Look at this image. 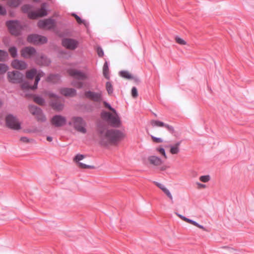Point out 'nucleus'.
Here are the masks:
<instances>
[{
    "instance_id": "nucleus-1",
    "label": "nucleus",
    "mask_w": 254,
    "mask_h": 254,
    "mask_svg": "<svg viewBox=\"0 0 254 254\" xmlns=\"http://www.w3.org/2000/svg\"><path fill=\"white\" fill-rule=\"evenodd\" d=\"M97 131L102 145L115 144L124 137V133L118 129H108L103 123L97 125Z\"/></svg>"
},
{
    "instance_id": "nucleus-2",
    "label": "nucleus",
    "mask_w": 254,
    "mask_h": 254,
    "mask_svg": "<svg viewBox=\"0 0 254 254\" xmlns=\"http://www.w3.org/2000/svg\"><path fill=\"white\" fill-rule=\"evenodd\" d=\"M115 114L113 115L108 112H102L101 114V118L106 121L111 127H118L121 125L120 119L116 112Z\"/></svg>"
},
{
    "instance_id": "nucleus-3",
    "label": "nucleus",
    "mask_w": 254,
    "mask_h": 254,
    "mask_svg": "<svg viewBox=\"0 0 254 254\" xmlns=\"http://www.w3.org/2000/svg\"><path fill=\"white\" fill-rule=\"evenodd\" d=\"M68 125L72 126L78 131L83 133L86 132L85 127L86 123L84 120L80 117H73L69 122Z\"/></svg>"
},
{
    "instance_id": "nucleus-4",
    "label": "nucleus",
    "mask_w": 254,
    "mask_h": 254,
    "mask_svg": "<svg viewBox=\"0 0 254 254\" xmlns=\"http://www.w3.org/2000/svg\"><path fill=\"white\" fill-rule=\"evenodd\" d=\"M9 32L12 35L17 36L20 34L22 26L18 20H9L6 23Z\"/></svg>"
},
{
    "instance_id": "nucleus-5",
    "label": "nucleus",
    "mask_w": 254,
    "mask_h": 254,
    "mask_svg": "<svg viewBox=\"0 0 254 254\" xmlns=\"http://www.w3.org/2000/svg\"><path fill=\"white\" fill-rule=\"evenodd\" d=\"M6 126L10 129L18 130L21 128V124L16 117L11 114L8 115L5 118Z\"/></svg>"
},
{
    "instance_id": "nucleus-6",
    "label": "nucleus",
    "mask_w": 254,
    "mask_h": 254,
    "mask_svg": "<svg viewBox=\"0 0 254 254\" xmlns=\"http://www.w3.org/2000/svg\"><path fill=\"white\" fill-rule=\"evenodd\" d=\"M67 72L70 76L78 80L87 79L88 77L87 73L74 68L68 69L67 70Z\"/></svg>"
},
{
    "instance_id": "nucleus-7",
    "label": "nucleus",
    "mask_w": 254,
    "mask_h": 254,
    "mask_svg": "<svg viewBox=\"0 0 254 254\" xmlns=\"http://www.w3.org/2000/svg\"><path fill=\"white\" fill-rule=\"evenodd\" d=\"M48 39L46 37L38 34H31L27 37V41L35 45L43 44L47 43Z\"/></svg>"
},
{
    "instance_id": "nucleus-8",
    "label": "nucleus",
    "mask_w": 254,
    "mask_h": 254,
    "mask_svg": "<svg viewBox=\"0 0 254 254\" xmlns=\"http://www.w3.org/2000/svg\"><path fill=\"white\" fill-rule=\"evenodd\" d=\"M30 112L33 115L35 116L37 120L42 122H45L46 118L43 114L42 110L39 107L36 106L30 105L29 106Z\"/></svg>"
},
{
    "instance_id": "nucleus-9",
    "label": "nucleus",
    "mask_w": 254,
    "mask_h": 254,
    "mask_svg": "<svg viewBox=\"0 0 254 254\" xmlns=\"http://www.w3.org/2000/svg\"><path fill=\"white\" fill-rule=\"evenodd\" d=\"M38 26L41 28H47L48 30L54 29L56 26V21L52 18L40 20L38 22Z\"/></svg>"
},
{
    "instance_id": "nucleus-10",
    "label": "nucleus",
    "mask_w": 254,
    "mask_h": 254,
    "mask_svg": "<svg viewBox=\"0 0 254 254\" xmlns=\"http://www.w3.org/2000/svg\"><path fill=\"white\" fill-rule=\"evenodd\" d=\"M7 77L11 83H20L22 81L23 75L19 71H13L7 73Z\"/></svg>"
},
{
    "instance_id": "nucleus-11",
    "label": "nucleus",
    "mask_w": 254,
    "mask_h": 254,
    "mask_svg": "<svg viewBox=\"0 0 254 254\" xmlns=\"http://www.w3.org/2000/svg\"><path fill=\"white\" fill-rule=\"evenodd\" d=\"M84 95L86 98L95 102L100 103L103 100L101 92L87 91L85 92Z\"/></svg>"
},
{
    "instance_id": "nucleus-12",
    "label": "nucleus",
    "mask_w": 254,
    "mask_h": 254,
    "mask_svg": "<svg viewBox=\"0 0 254 254\" xmlns=\"http://www.w3.org/2000/svg\"><path fill=\"white\" fill-rule=\"evenodd\" d=\"M62 44L65 48L73 50L78 47V41L73 39L66 38L63 39Z\"/></svg>"
},
{
    "instance_id": "nucleus-13",
    "label": "nucleus",
    "mask_w": 254,
    "mask_h": 254,
    "mask_svg": "<svg viewBox=\"0 0 254 254\" xmlns=\"http://www.w3.org/2000/svg\"><path fill=\"white\" fill-rule=\"evenodd\" d=\"M51 123L56 127H62L65 124L66 119L61 115H55L51 119Z\"/></svg>"
},
{
    "instance_id": "nucleus-14",
    "label": "nucleus",
    "mask_w": 254,
    "mask_h": 254,
    "mask_svg": "<svg viewBox=\"0 0 254 254\" xmlns=\"http://www.w3.org/2000/svg\"><path fill=\"white\" fill-rule=\"evenodd\" d=\"M37 52L35 49L32 47H26L21 51L22 57L24 58H30L36 55Z\"/></svg>"
},
{
    "instance_id": "nucleus-15",
    "label": "nucleus",
    "mask_w": 254,
    "mask_h": 254,
    "mask_svg": "<svg viewBox=\"0 0 254 254\" xmlns=\"http://www.w3.org/2000/svg\"><path fill=\"white\" fill-rule=\"evenodd\" d=\"M11 65L15 69H24L27 68V64L23 61L18 60H14L11 63Z\"/></svg>"
},
{
    "instance_id": "nucleus-16",
    "label": "nucleus",
    "mask_w": 254,
    "mask_h": 254,
    "mask_svg": "<svg viewBox=\"0 0 254 254\" xmlns=\"http://www.w3.org/2000/svg\"><path fill=\"white\" fill-rule=\"evenodd\" d=\"M60 93L65 96H74L76 94V91L74 88H63L60 89Z\"/></svg>"
},
{
    "instance_id": "nucleus-17",
    "label": "nucleus",
    "mask_w": 254,
    "mask_h": 254,
    "mask_svg": "<svg viewBox=\"0 0 254 254\" xmlns=\"http://www.w3.org/2000/svg\"><path fill=\"white\" fill-rule=\"evenodd\" d=\"M148 160L150 164L155 166H158L162 164L163 161L159 157L152 155L148 157Z\"/></svg>"
},
{
    "instance_id": "nucleus-18",
    "label": "nucleus",
    "mask_w": 254,
    "mask_h": 254,
    "mask_svg": "<svg viewBox=\"0 0 254 254\" xmlns=\"http://www.w3.org/2000/svg\"><path fill=\"white\" fill-rule=\"evenodd\" d=\"M36 62L37 64L42 65H49L51 63L50 59L44 55H41L39 58H37Z\"/></svg>"
},
{
    "instance_id": "nucleus-19",
    "label": "nucleus",
    "mask_w": 254,
    "mask_h": 254,
    "mask_svg": "<svg viewBox=\"0 0 254 254\" xmlns=\"http://www.w3.org/2000/svg\"><path fill=\"white\" fill-rule=\"evenodd\" d=\"M181 144V141H178L174 145H170L169 147L170 148V152L172 154H177L180 152L179 146Z\"/></svg>"
},
{
    "instance_id": "nucleus-20",
    "label": "nucleus",
    "mask_w": 254,
    "mask_h": 254,
    "mask_svg": "<svg viewBox=\"0 0 254 254\" xmlns=\"http://www.w3.org/2000/svg\"><path fill=\"white\" fill-rule=\"evenodd\" d=\"M61 76L59 74H51L47 77V81L52 83H57L60 80Z\"/></svg>"
},
{
    "instance_id": "nucleus-21",
    "label": "nucleus",
    "mask_w": 254,
    "mask_h": 254,
    "mask_svg": "<svg viewBox=\"0 0 254 254\" xmlns=\"http://www.w3.org/2000/svg\"><path fill=\"white\" fill-rule=\"evenodd\" d=\"M51 106L54 109L57 111H61L64 108V104L59 101V100L52 101Z\"/></svg>"
},
{
    "instance_id": "nucleus-22",
    "label": "nucleus",
    "mask_w": 254,
    "mask_h": 254,
    "mask_svg": "<svg viewBox=\"0 0 254 254\" xmlns=\"http://www.w3.org/2000/svg\"><path fill=\"white\" fill-rule=\"evenodd\" d=\"M44 75V72L41 70H39L38 71V72L37 71L35 82L32 88H33V89H37L38 83L40 81L41 77L43 76Z\"/></svg>"
},
{
    "instance_id": "nucleus-23",
    "label": "nucleus",
    "mask_w": 254,
    "mask_h": 254,
    "mask_svg": "<svg viewBox=\"0 0 254 254\" xmlns=\"http://www.w3.org/2000/svg\"><path fill=\"white\" fill-rule=\"evenodd\" d=\"M47 6V3L44 2L43 3L41 6V8L37 10V12L38 13L39 17H43L47 15V10L46 7Z\"/></svg>"
},
{
    "instance_id": "nucleus-24",
    "label": "nucleus",
    "mask_w": 254,
    "mask_h": 254,
    "mask_svg": "<svg viewBox=\"0 0 254 254\" xmlns=\"http://www.w3.org/2000/svg\"><path fill=\"white\" fill-rule=\"evenodd\" d=\"M37 69L35 68L31 70H28L26 72V77L29 79H32L36 75Z\"/></svg>"
},
{
    "instance_id": "nucleus-25",
    "label": "nucleus",
    "mask_w": 254,
    "mask_h": 254,
    "mask_svg": "<svg viewBox=\"0 0 254 254\" xmlns=\"http://www.w3.org/2000/svg\"><path fill=\"white\" fill-rule=\"evenodd\" d=\"M103 73L105 77L107 79H109V64L107 61L105 62L103 65Z\"/></svg>"
},
{
    "instance_id": "nucleus-26",
    "label": "nucleus",
    "mask_w": 254,
    "mask_h": 254,
    "mask_svg": "<svg viewBox=\"0 0 254 254\" xmlns=\"http://www.w3.org/2000/svg\"><path fill=\"white\" fill-rule=\"evenodd\" d=\"M120 75L122 77L130 79L133 78V76L129 72L126 70H122L120 72Z\"/></svg>"
},
{
    "instance_id": "nucleus-27",
    "label": "nucleus",
    "mask_w": 254,
    "mask_h": 254,
    "mask_svg": "<svg viewBox=\"0 0 254 254\" xmlns=\"http://www.w3.org/2000/svg\"><path fill=\"white\" fill-rule=\"evenodd\" d=\"M22 0H10L9 2V5L10 7H17L22 2Z\"/></svg>"
},
{
    "instance_id": "nucleus-28",
    "label": "nucleus",
    "mask_w": 254,
    "mask_h": 254,
    "mask_svg": "<svg viewBox=\"0 0 254 254\" xmlns=\"http://www.w3.org/2000/svg\"><path fill=\"white\" fill-rule=\"evenodd\" d=\"M151 124L153 127H164V126H165V123L158 120L152 121Z\"/></svg>"
},
{
    "instance_id": "nucleus-29",
    "label": "nucleus",
    "mask_w": 254,
    "mask_h": 254,
    "mask_svg": "<svg viewBox=\"0 0 254 254\" xmlns=\"http://www.w3.org/2000/svg\"><path fill=\"white\" fill-rule=\"evenodd\" d=\"M8 55L7 52L0 50V61L3 62L8 58Z\"/></svg>"
},
{
    "instance_id": "nucleus-30",
    "label": "nucleus",
    "mask_w": 254,
    "mask_h": 254,
    "mask_svg": "<svg viewBox=\"0 0 254 254\" xmlns=\"http://www.w3.org/2000/svg\"><path fill=\"white\" fill-rule=\"evenodd\" d=\"M9 52L10 54V55L11 56V57L13 58H16L17 56V48L14 47V46H13L12 47H10L9 49Z\"/></svg>"
},
{
    "instance_id": "nucleus-31",
    "label": "nucleus",
    "mask_w": 254,
    "mask_h": 254,
    "mask_svg": "<svg viewBox=\"0 0 254 254\" xmlns=\"http://www.w3.org/2000/svg\"><path fill=\"white\" fill-rule=\"evenodd\" d=\"M34 101L36 103L39 105H43L45 102V100L44 98L40 96H35L34 97Z\"/></svg>"
},
{
    "instance_id": "nucleus-32",
    "label": "nucleus",
    "mask_w": 254,
    "mask_h": 254,
    "mask_svg": "<svg viewBox=\"0 0 254 254\" xmlns=\"http://www.w3.org/2000/svg\"><path fill=\"white\" fill-rule=\"evenodd\" d=\"M71 85L78 89H81L84 86L83 83L80 81H73Z\"/></svg>"
},
{
    "instance_id": "nucleus-33",
    "label": "nucleus",
    "mask_w": 254,
    "mask_h": 254,
    "mask_svg": "<svg viewBox=\"0 0 254 254\" xmlns=\"http://www.w3.org/2000/svg\"><path fill=\"white\" fill-rule=\"evenodd\" d=\"M33 8V6L31 4H26L23 5L21 7L22 11L24 13H28L29 12V10Z\"/></svg>"
},
{
    "instance_id": "nucleus-34",
    "label": "nucleus",
    "mask_w": 254,
    "mask_h": 254,
    "mask_svg": "<svg viewBox=\"0 0 254 254\" xmlns=\"http://www.w3.org/2000/svg\"><path fill=\"white\" fill-rule=\"evenodd\" d=\"M106 90L109 94L111 95L113 92V88L111 83L109 81L106 82Z\"/></svg>"
},
{
    "instance_id": "nucleus-35",
    "label": "nucleus",
    "mask_w": 254,
    "mask_h": 254,
    "mask_svg": "<svg viewBox=\"0 0 254 254\" xmlns=\"http://www.w3.org/2000/svg\"><path fill=\"white\" fill-rule=\"evenodd\" d=\"M28 16L29 18L32 19H35L39 17L38 15V13L37 12V11H30L28 12Z\"/></svg>"
},
{
    "instance_id": "nucleus-36",
    "label": "nucleus",
    "mask_w": 254,
    "mask_h": 254,
    "mask_svg": "<svg viewBox=\"0 0 254 254\" xmlns=\"http://www.w3.org/2000/svg\"><path fill=\"white\" fill-rule=\"evenodd\" d=\"M8 69V66L4 64H0V74L5 73Z\"/></svg>"
},
{
    "instance_id": "nucleus-37",
    "label": "nucleus",
    "mask_w": 254,
    "mask_h": 254,
    "mask_svg": "<svg viewBox=\"0 0 254 254\" xmlns=\"http://www.w3.org/2000/svg\"><path fill=\"white\" fill-rule=\"evenodd\" d=\"M32 86H33V85L31 86L29 84V82H26V81L23 82L21 85V87L22 89H31L32 90H34L35 89H33V88H32Z\"/></svg>"
},
{
    "instance_id": "nucleus-38",
    "label": "nucleus",
    "mask_w": 254,
    "mask_h": 254,
    "mask_svg": "<svg viewBox=\"0 0 254 254\" xmlns=\"http://www.w3.org/2000/svg\"><path fill=\"white\" fill-rule=\"evenodd\" d=\"M210 179L209 175L201 176L199 177V180L203 183H207Z\"/></svg>"
},
{
    "instance_id": "nucleus-39",
    "label": "nucleus",
    "mask_w": 254,
    "mask_h": 254,
    "mask_svg": "<svg viewBox=\"0 0 254 254\" xmlns=\"http://www.w3.org/2000/svg\"><path fill=\"white\" fill-rule=\"evenodd\" d=\"M162 191L166 194V195L171 199V200L173 202V196L169 190L166 188H165Z\"/></svg>"
},
{
    "instance_id": "nucleus-40",
    "label": "nucleus",
    "mask_w": 254,
    "mask_h": 254,
    "mask_svg": "<svg viewBox=\"0 0 254 254\" xmlns=\"http://www.w3.org/2000/svg\"><path fill=\"white\" fill-rule=\"evenodd\" d=\"M78 164H79V167L81 168H83V169H86V168L94 169V166L86 165L83 163L79 162L78 163Z\"/></svg>"
},
{
    "instance_id": "nucleus-41",
    "label": "nucleus",
    "mask_w": 254,
    "mask_h": 254,
    "mask_svg": "<svg viewBox=\"0 0 254 254\" xmlns=\"http://www.w3.org/2000/svg\"><path fill=\"white\" fill-rule=\"evenodd\" d=\"M175 40L176 42L180 45H184L186 44V41L178 36L176 37Z\"/></svg>"
},
{
    "instance_id": "nucleus-42",
    "label": "nucleus",
    "mask_w": 254,
    "mask_h": 254,
    "mask_svg": "<svg viewBox=\"0 0 254 254\" xmlns=\"http://www.w3.org/2000/svg\"><path fill=\"white\" fill-rule=\"evenodd\" d=\"M71 15L75 17L76 19V20L78 24H82V22H83V19H82L79 16H78L75 13H72Z\"/></svg>"
},
{
    "instance_id": "nucleus-43",
    "label": "nucleus",
    "mask_w": 254,
    "mask_h": 254,
    "mask_svg": "<svg viewBox=\"0 0 254 254\" xmlns=\"http://www.w3.org/2000/svg\"><path fill=\"white\" fill-rule=\"evenodd\" d=\"M131 95L134 98H136L138 96L137 90L135 87H133L131 89Z\"/></svg>"
},
{
    "instance_id": "nucleus-44",
    "label": "nucleus",
    "mask_w": 254,
    "mask_h": 254,
    "mask_svg": "<svg viewBox=\"0 0 254 254\" xmlns=\"http://www.w3.org/2000/svg\"><path fill=\"white\" fill-rule=\"evenodd\" d=\"M156 150L160 154H161L165 158H167L165 150L163 148H157L156 149Z\"/></svg>"
},
{
    "instance_id": "nucleus-45",
    "label": "nucleus",
    "mask_w": 254,
    "mask_h": 254,
    "mask_svg": "<svg viewBox=\"0 0 254 254\" xmlns=\"http://www.w3.org/2000/svg\"><path fill=\"white\" fill-rule=\"evenodd\" d=\"M97 53L99 57H102L104 56V51L102 48L99 47L97 49Z\"/></svg>"
},
{
    "instance_id": "nucleus-46",
    "label": "nucleus",
    "mask_w": 254,
    "mask_h": 254,
    "mask_svg": "<svg viewBox=\"0 0 254 254\" xmlns=\"http://www.w3.org/2000/svg\"><path fill=\"white\" fill-rule=\"evenodd\" d=\"M164 127H165L166 129L171 133H173L174 132V127L165 124Z\"/></svg>"
},
{
    "instance_id": "nucleus-47",
    "label": "nucleus",
    "mask_w": 254,
    "mask_h": 254,
    "mask_svg": "<svg viewBox=\"0 0 254 254\" xmlns=\"http://www.w3.org/2000/svg\"><path fill=\"white\" fill-rule=\"evenodd\" d=\"M84 158V156L82 154H77L74 160L76 162H79V161L82 160Z\"/></svg>"
},
{
    "instance_id": "nucleus-48",
    "label": "nucleus",
    "mask_w": 254,
    "mask_h": 254,
    "mask_svg": "<svg viewBox=\"0 0 254 254\" xmlns=\"http://www.w3.org/2000/svg\"><path fill=\"white\" fill-rule=\"evenodd\" d=\"M46 94L51 98H59L58 96L56 94L53 93L52 91L47 92L46 93Z\"/></svg>"
},
{
    "instance_id": "nucleus-49",
    "label": "nucleus",
    "mask_w": 254,
    "mask_h": 254,
    "mask_svg": "<svg viewBox=\"0 0 254 254\" xmlns=\"http://www.w3.org/2000/svg\"><path fill=\"white\" fill-rule=\"evenodd\" d=\"M104 104L106 108H108L109 110L113 111L114 113H116L115 109L113 108L112 106L110 105V104H109L108 103H107L106 101H104Z\"/></svg>"
},
{
    "instance_id": "nucleus-50",
    "label": "nucleus",
    "mask_w": 254,
    "mask_h": 254,
    "mask_svg": "<svg viewBox=\"0 0 254 254\" xmlns=\"http://www.w3.org/2000/svg\"><path fill=\"white\" fill-rule=\"evenodd\" d=\"M6 13V11L4 7L0 4V14L4 15Z\"/></svg>"
},
{
    "instance_id": "nucleus-51",
    "label": "nucleus",
    "mask_w": 254,
    "mask_h": 254,
    "mask_svg": "<svg viewBox=\"0 0 254 254\" xmlns=\"http://www.w3.org/2000/svg\"><path fill=\"white\" fill-rule=\"evenodd\" d=\"M151 137L154 142H156L157 143H161L163 141V139L161 138L157 137H155L153 136H151Z\"/></svg>"
},
{
    "instance_id": "nucleus-52",
    "label": "nucleus",
    "mask_w": 254,
    "mask_h": 254,
    "mask_svg": "<svg viewBox=\"0 0 254 254\" xmlns=\"http://www.w3.org/2000/svg\"><path fill=\"white\" fill-rule=\"evenodd\" d=\"M154 183L162 190H163L166 188L164 185L160 183L157 182H154Z\"/></svg>"
},
{
    "instance_id": "nucleus-53",
    "label": "nucleus",
    "mask_w": 254,
    "mask_h": 254,
    "mask_svg": "<svg viewBox=\"0 0 254 254\" xmlns=\"http://www.w3.org/2000/svg\"><path fill=\"white\" fill-rule=\"evenodd\" d=\"M187 222L189 223H190L192 225H193L195 226H196V225H197V222H196V221H195L193 220L190 219L189 218L188 219Z\"/></svg>"
},
{
    "instance_id": "nucleus-54",
    "label": "nucleus",
    "mask_w": 254,
    "mask_h": 254,
    "mask_svg": "<svg viewBox=\"0 0 254 254\" xmlns=\"http://www.w3.org/2000/svg\"><path fill=\"white\" fill-rule=\"evenodd\" d=\"M20 140L24 142H28L29 141V138L26 137H21Z\"/></svg>"
},
{
    "instance_id": "nucleus-55",
    "label": "nucleus",
    "mask_w": 254,
    "mask_h": 254,
    "mask_svg": "<svg viewBox=\"0 0 254 254\" xmlns=\"http://www.w3.org/2000/svg\"><path fill=\"white\" fill-rule=\"evenodd\" d=\"M177 215L180 218H181L183 220L187 222V220H188V218L185 217L184 216L182 215H181V214H177Z\"/></svg>"
},
{
    "instance_id": "nucleus-56",
    "label": "nucleus",
    "mask_w": 254,
    "mask_h": 254,
    "mask_svg": "<svg viewBox=\"0 0 254 254\" xmlns=\"http://www.w3.org/2000/svg\"><path fill=\"white\" fill-rule=\"evenodd\" d=\"M196 185L198 186L199 188H204L206 187V185L204 184H201L200 183L197 182Z\"/></svg>"
},
{
    "instance_id": "nucleus-57",
    "label": "nucleus",
    "mask_w": 254,
    "mask_h": 254,
    "mask_svg": "<svg viewBox=\"0 0 254 254\" xmlns=\"http://www.w3.org/2000/svg\"><path fill=\"white\" fill-rule=\"evenodd\" d=\"M83 22H82V24H83L85 27H87L89 26V23L83 19Z\"/></svg>"
},
{
    "instance_id": "nucleus-58",
    "label": "nucleus",
    "mask_w": 254,
    "mask_h": 254,
    "mask_svg": "<svg viewBox=\"0 0 254 254\" xmlns=\"http://www.w3.org/2000/svg\"><path fill=\"white\" fill-rule=\"evenodd\" d=\"M196 226L203 230H205V228L202 225L199 224L198 223L197 225H196Z\"/></svg>"
},
{
    "instance_id": "nucleus-59",
    "label": "nucleus",
    "mask_w": 254,
    "mask_h": 254,
    "mask_svg": "<svg viewBox=\"0 0 254 254\" xmlns=\"http://www.w3.org/2000/svg\"><path fill=\"white\" fill-rule=\"evenodd\" d=\"M47 140L49 141H52L53 140V138L51 136H47Z\"/></svg>"
},
{
    "instance_id": "nucleus-60",
    "label": "nucleus",
    "mask_w": 254,
    "mask_h": 254,
    "mask_svg": "<svg viewBox=\"0 0 254 254\" xmlns=\"http://www.w3.org/2000/svg\"><path fill=\"white\" fill-rule=\"evenodd\" d=\"M1 105H2V102L0 100V107L1 106Z\"/></svg>"
}]
</instances>
